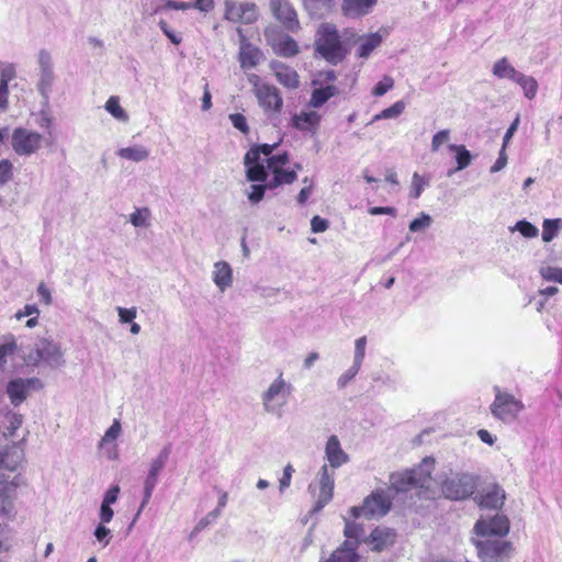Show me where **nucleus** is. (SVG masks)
<instances>
[{
	"mask_svg": "<svg viewBox=\"0 0 562 562\" xmlns=\"http://www.w3.org/2000/svg\"><path fill=\"white\" fill-rule=\"evenodd\" d=\"M23 460V451L16 445L0 450V509L2 514L12 510V496L20 485V474L15 473Z\"/></svg>",
	"mask_w": 562,
	"mask_h": 562,
	"instance_id": "1",
	"label": "nucleus"
},
{
	"mask_svg": "<svg viewBox=\"0 0 562 562\" xmlns=\"http://www.w3.org/2000/svg\"><path fill=\"white\" fill-rule=\"evenodd\" d=\"M441 494L451 501H462L472 496L477 486V477L471 473L449 470L437 479Z\"/></svg>",
	"mask_w": 562,
	"mask_h": 562,
	"instance_id": "2",
	"label": "nucleus"
},
{
	"mask_svg": "<svg viewBox=\"0 0 562 562\" xmlns=\"http://www.w3.org/2000/svg\"><path fill=\"white\" fill-rule=\"evenodd\" d=\"M316 52L328 63L337 65L345 59L349 49L340 40L336 25L323 23L319 25L315 43Z\"/></svg>",
	"mask_w": 562,
	"mask_h": 562,
	"instance_id": "3",
	"label": "nucleus"
},
{
	"mask_svg": "<svg viewBox=\"0 0 562 562\" xmlns=\"http://www.w3.org/2000/svg\"><path fill=\"white\" fill-rule=\"evenodd\" d=\"M24 361L27 366L38 367L44 363L52 369H59L66 364L61 345L50 337L38 338L30 352L24 356Z\"/></svg>",
	"mask_w": 562,
	"mask_h": 562,
	"instance_id": "4",
	"label": "nucleus"
},
{
	"mask_svg": "<svg viewBox=\"0 0 562 562\" xmlns=\"http://www.w3.org/2000/svg\"><path fill=\"white\" fill-rule=\"evenodd\" d=\"M292 390L293 386L284 379L283 372H279L278 376L260 395L263 411L268 414L281 416Z\"/></svg>",
	"mask_w": 562,
	"mask_h": 562,
	"instance_id": "5",
	"label": "nucleus"
},
{
	"mask_svg": "<svg viewBox=\"0 0 562 562\" xmlns=\"http://www.w3.org/2000/svg\"><path fill=\"white\" fill-rule=\"evenodd\" d=\"M472 542L483 562H508L514 551L512 542L502 538L475 536Z\"/></svg>",
	"mask_w": 562,
	"mask_h": 562,
	"instance_id": "6",
	"label": "nucleus"
},
{
	"mask_svg": "<svg viewBox=\"0 0 562 562\" xmlns=\"http://www.w3.org/2000/svg\"><path fill=\"white\" fill-rule=\"evenodd\" d=\"M392 505V496L389 490H375L363 501L362 506H353L350 508V514L358 518L363 516L366 518L382 517L389 513Z\"/></svg>",
	"mask_w": 562,
	"mask_h": 562,
	"instance_id": "7",
	"label": "nucleus"
},
{
	"mask_svg": "<svg viewBox=\"0 0 562 562\" xmlns=\"http://www.w3.org/2000/svg\"><path fill=\"white\" fill-rule=\"evenodd\" d=\"M495 390V400L491 405L492 415L504 423L515 420L518 414L524 409V404L514 395L501 392L498 387Z\"/></svg>",
	"mask_w": 562,
	"mask_h": 562,
	"instance_id": "8",
	"label": "nucleus"
},
{
	"mask_svg": "<svg viewBox=\"0 0 562 562\" xmlns=\"http://www.w3.org/2000/svg\"><path fill=\"white\" fill-rule=\"evenodd\" d=\"M37 65L40 74L36 87L37 91L44 99V103L47 104L49 100V93L55 81L52 54L46 49H41L37 54Z\"/></svg>",
	"mask_w": 562,
	"mask_h": 562,
	"instance_id": "9",
	"label": "nucleus"
},
{
	"mask_svg": "<svg viewBox=\"0 0 562 562\" xmlns=\"http://www.w3.org/2000/svg\"><path fill=\"white\" fill-rule=\"evenodd\" d=\"M43 136L26 128H15L12 134L11 145L20 156H31L42 147Z\"/></svg>",
	"mask_w": 562,
	"mask_h": 562,
	"instance_id": "10",
	"label": "nucleus"
},
{
	"mask_svg": "<svg viewBox=\"0 0 562 562\" xmlns=\"http://www.w3.org/2000/svg\"><path fill=\"white\" fill-rule=\"evenodd\" d=\"M256 99L263 113L270 117L279 116L283 109L281 91L273 85L258 88Z\"/></svg>",
	"mask_w": 562,
	"mask_h": 562,
	"instance_id": "11",
	"label": "nucleus"
},
{
	"mask_svg": "<svg viewBox=\"0 0 562 562\" xmlns=\"http://www.w3.org/2000/svg\"><path fill=\"white\" fill-rule=\"evenodd\" d=\"M473 530L476 537L503 538L509 532V520L497 514L490 519L477 520Z\"/></svg>",
	"mask_w": 562,
	"mask_h": 562,
	"instance_id": "12",
	"label": "nucleus"
},
{
	"mask_svg": "<svg viewBox=\"0 0 562 562\" xmlns=\"http://www.w3.org/2000/svg\"><path fill=\"white\" fill-rule=\"evenodd\" d=\"M225 19L231 22L250 24L258 19L257 5L252 2L225 1Z\"/></svg>",
	"mask_w": 562,
	"mask_h": 562,
	"instance_id": "13",
	"label": "nucleus"
},
{
	"mask_svg": "<svg viewBox=\"0 0 562 562\" xmlns=\"http://www.w3.org/2000/svg\"><path fill=\"white\" fill-rule=\"evenodd\" d=\"M44 386L43 382L38 378L30 379H14L11 380L7 385V394L14 406L20 405L26 400L31 390L38 391Z\"/></svg>",
	"mask_w": 562,
	"mask_h": 562,
	"instance_id": "14",
	"label": "nucleus"
},
{
	"mask_svg": "<svg viewBox=\"0 0 562 562\" xmlns=\"http://www.w3.org/2000/svg\"><path fill=\"white\" fill-rule=\"evenodd\" d=\"M334 471H329L328 465L324 464L317 473L318 494L313 507V512L323 509L333 498L334 494Z\"/></svg>",
	"mask_w": 562,
	"mask_h": 562,
	"instance_id": "15",
	"label": "nucleus"
},
{
	"mask_svg": "<svg viewBox=\"0 0 562 562\" xmlns=\"http://www.w3.org/2000/svg\"><path fill=\"white\" fill-rule=\"evenodd\" d=\"M270 9L288 31L296 32L300 29L296 12L288 0H271Z\"/></svg>",
	"mask_w": 562,
	"mask_h": 562,
	"instance_id": "16",
	"label": "nucleus"
},
{
	"mask_svg": "<svg viewBox=\"0 0 562 562\" xmlns=\"http://www.w3.org/2000/svg\"><path fill=\"white\" fill-rule=\"evenodd\" d=\"M434 459L425 458L423 462L415 469L407 471L413 484V487L425 488L426 491L431 490L432 484H437V480L435 481L431 477V472L434 470Z\"/></svg>",
	"mask_w": 562,
	"mask_h": 562,
	"instance_id": "17",
	"label": "nucleus"
},
{
	"mask_svg": "<svg viewBox=\"0 0 562 562\" xmlns=\"http://www.w3.org/2000/svg\"><path fill=\"white\" fill-rule=\"evenodd\" d=\"M269 67L278 82L284 88L295 90L300 87V76L292 67L277 60L271 61Z\"/></svg>",
	"mask_w": 562,
	"mask_h": 562,
	"instance_id": "18",
	"label": "nucleus"
},
{
	"mask_svg": "<svg viewBox=\"0 0 562 562\" xmlns=\"http://www.w3.org/2000/svg\"><path fill=\"white\" fill-rule=\"evenodd\" d=\"M212 280L221 293H224L233 285L234 274L232 266L224 260L213 263Z\"/></svg>",
	"mask_w": 562,
	"mask_h": 562,
	"instance_id": "19",
	"label": "nucleus"
},
{
	"mask_svg": "<svg viewBox=\"0 0 562 562\" xmlns=\"http://www.w3.org/2000/svg\"><path fill=\"white\" fill-rule=\"evenodd\" d=\"M171 453L170 445L165 446L159 453L150 461L144 483L149 486H156L159 480V474L166 467Z\"/></svg>",
	"mask_w": 562,
	"mask_h": 562,
	"instance_id": "20",
	"label": "nucleus"
},
{
	"mask_svg": "<svg viewBox=\"0 0 562 562\" xmlns=\"http://www.w3.org/2000/svg\"><path fill=\"white\" fill-rule=\"evenodd\" d=\"M325 457L333 469H338L349 461L348 454L342 450L340 441L335 435L327 439Z\"/></svg>",
	"mask_w": 562,
	"mask_h": 562,
	"instance_id": "21",
	"label": "nucleus"
},
{
	"mask_svg": "<svg viewBox=\"0 0 562 562\" xmlns=\"http://www.w3.org/2000/svg\"><path fill=\"white\" fill-rule=\"evenodd\" d=\"M319 122L321 115L315 111H302L291 117V126L301 132H315Z\"/></svg>",
	"mask_w": 562,
	"mask_h": 562,
	"instance_id": "22",
	"label": "nucleus"
},
{
	"mask_svg": "<svg viewBox=\"0 0 562 562\" xmlns=\"http://www.w3.org/2000/svg\"><path fill=\"white\" fill-rule=\"evenodd\" d=\"M378 0H342L341 11L346 16L359 18L368 14Z\"/></svg>",
	"mask_w": 562,
	"mask_h": 562,
	"instance_id": "23",
	"label": "nucleus"
},
{
	"mask_svg": "<svg viewBox=\"0 0 562 562\" xmlns=\"http://www.w3.org/2000/svg\"><path fill=\"white\" fill-rule=\"evenodd\" d=\"M505 501V492L502 487L494 485L484 490L480 495L479 506L488 509H498Z\"/></svg>",
	"mask_w": 562,
	"mask_h": 562,
	"instance_id": "24",
	"label": "nucleus"
},
{
	"mask_svg": "<svg viewBox=\"0 0 562 562\" xmlns=\"http://www.w3.org/2000/svg\"><path fill=\"white\" fill-rule=\"evenodd\" d=\"M395 540V532L386 527H378L369 536L368 542L372 543V550L382 551L392 546Z\"/></svg>",
	"mask_w": 562,
	"mask_h": 562,
	"instance_id": "25",
	"label": "nucleus"
},
{
	"mask_svg": "<svg viewBox=\"0 0 562 562\" xmlns=\"http://www.w3.org/2000/svg\"><path fill=\"white\" fill-rule=\"evenodd\" d=\"M262 57L261 52L249 43H243L239 49V63L244 69L255 68Z\"/></svg>",
	"mask_w": 562,
	"mask_h": 562,
	"instance_id": "26",
	"label": "nucleus"
},
{
	"mask_svg": "<svg viewBox=\"0 0 562 562\" xmlns=\"http://www.w3.org/2000/svg\"><path fill=\"white\" fill-rule=\"evenodd\" d=\"M358 50L357 55L360 58H368L370 54L380 46L382 43V36L379 33H371L364 36H360L357 40Z\"/></svg>",
	"mask_w": 562,
	"mask_h": 562,
	"instance_id": "27",
	"label": "nucleus"
},
{
	"mask_svg": "<svg viewBox=\"0 0 562 562\" xmlns=\"http://www.w3.org/2000/svg\"><path fill=\"white\" fill-rule=\"evenodd\" d=\"M357 543L353 540H346L337 550H335L330 559L326 562H356Z\"/></svg>",
	"mask_w": 562,
	"mask_h": 562,
	"instance_id": "28",
	"label": "nucleus"
},
{
	"mask_svg": "<svg viewBox=\"0 0 562 562\" xmlns=\"http://www.w3.org/2000/svg\"><path fill=\"white\" fill-rule=\"evenodd\" d=\"M338 93L339 89L334 85H328L326 87L314 89L308 105L311 108L318 109L323 104H325L330 98L337 95Z\"/></svg>",
	"mask_w": 562,
	"mask_h": 562,
	"instance_id": "29",
	"label": "nucleus"
},
{
	"mask_svg": "<svg viewBox=\"0 0 562 562\" xmlns=\"http://www.w3.org/2000/svg\"><path fill=\"white\" fill-rule=\"evenodd\" d=\"M448 149L456 153L457 168L448 172L451 176L454 171L468 168L472 162V155L464 145L448 144Z\"/></svg>",
	"mask_w": 562,
	"mask_h": 562,
	"instance_id": "30",
	"label": "nucleus"
},
{
	"mask_svg": "<svg viewBox=\"0 0 562 562\" xmlns=\"http://www.w3.org/2000/svg\"><path fill=\"white\" fill-rule=\"evenodd\" d=\"M117 156L133 162H140L149 157V150L142 146L135 145L131 147H122L116 151Z\"/></svg>",
	"mask_w": 562,
	"mask_h": 562,
	"instance_id": "31",
	"label": "nucleus"
},
{
	"mask_svg": "<svg viewBox=\"0 0 562 562\" xmlns=\"http://www.w3.org/2000/svg\"><path fill=\"white\" fill-rule=\"evenodd\" d=\"M492 72L499 79H509L515 81L520 71L516 70L506 57L498 59L492 68Z\"/></svg>",
	"mask_w": 562,
	"mask_h": 562,
	"instance_id": "32",
	"label": "nucleus"
},
{
	"mask_svg": "<svg viewBox=\"0 0 562 562\" xmlns=\"http://www.w3.org/2000/svg\"><path fill=\"white\" fill-rule=\"evenodd\" d=\"M271 172L273 177L270 181H268L269 189H276L282 184H291L297 179V173L295 170H285L284 168H281L273 169Z\"/></svg>",
	"mask_w": 562,
	"mask_h": 562,
	"instance_id": "33",
	"label": "nucleus"
},
{
	"mask_svg": "<svg viewBox=\"0 0 562 562\" xmlns=\"http://www.w3.org/2000/svg\"><path fill=\"white\" fill-rule=\"evenodd\" d=\"M522 90L525 98L532 100L538 92V81L532 76L520 72L515 81Z\"/></svg>",
	"mask_w": 562,
	"mask_h": 562,
	"instance_id": "34",
	"label": "nucleus"
},
{
	"mask_svg": "<svg viewBox=\"0 0 562 562\" xmlns=\"http://www.w3.org/2000/svg\"><path fill=\"white\" fill-rule=\"evenodd\" d=\"M274 52L283 57H293L299 53L296 42L290 36H283L273 44Z\"/></svg>",
	"mask_w": 562,
	"mask_h": 562,
	"instance_id": "35",
	"label": "nucleus"
},
{
	"mask_svg": "<svg viewBox=\"0 0 562 562\" xmlns=\"http://www.w3.org/2000/svg\"><path fill=\"white\" fill-rule=\"evenodd\" d=\"M151 212L148 207H137L130 214V223L134 227L148 228L150 226Z\"/></svg>",
	"mask_w": 562,
	"mask_h": 562,
	"instance_id": "36",
	"label": "nucleus"
},
{
	"mask_svg": "<svg viewBox=\"0 0 562 562\" xmlns=\"http://www.w3.org/2000/svg\"><path fill=\"white\" fill-rule=\"evenodd\" d=\"M105 110L116 120L120 122H127L128 121V114L126 111L121 106L120 100L117 97H110L104 105Z\"/></svg>",
	"mask_w": 562,
	"mask_h": 562,
	"instance_id": "37",
	"label": "nucleus"
},
{
	"mask_svg": "<svg viewBox=\"0 0 562 562\" xmlns=\"http://www.w3.org/2000/svg\"><path fill=\"white\" fill-rule=\"evenodd\" d=\"M391 487L396 492H405L413 487L409 474L407 471L402 473H393L390 476Z\"/></svg>",
	"mask_w": 562,
	"mask_h": 562,
	"instance_id": "38",
	"label": "nucleus"
},
{
	"mask_svg": "<svg viewBox=\"0 0 562 562\" xmlns=\"http://www.w3.org/2000/svg\"><path fill=\"white\" fill-rule=\"evenodd\" d=\"M542 227H543V229H542V240L544 243H549L561 231V228H562V220L561 218L544 220Z\"/></svg>",
	"mask_w": 562,
	"mask_h": 562,
	"instance_id": "39",
	"label": "nucleus"
},
{
	"mask_svg": "<svg viewBox=\"0 0 562 562\" xmlns=\"http://www.w3.org/2000/svg\"><path fill=\"white\" fill-rule=\"evenodd\" d=\"M246 178L249 181H259L265 182L268 178V165L263 164H255L250 166H246Z\"/></svg>",
	"mask_w": 562,
	"mask_h": 562,
	"instance_id": "40",
	"label": "nucleus"
},
{
	"mask_svg": "<svg viewBox=\"0 0 562 562\" xmlns=\"http://www.w3.org/2000/svg\"><path fill=\"white\" fill-rule=\"evenodd\" d=\"M122 434V425L119 419H114L112 425L106 429L99 442V448H105L106 445L113 443Z\"/></svg>",
	"mask_w": 562,
	"mask_h": 562,
	"instance_id": "41",
	"label": "nucleus"
},
{
	"mask_svg": "<svg viewBox=\"0 0 562 562\" xmlns=\"http://www.w3.org/2000/svg\"><path fill=\"white\" fill-rule=\"evenodd\" d=\"M432 222L434 220L429 214L420 212L418 217L409 223L408 229L411 233H423L432 225Z\"/></svg>",
	"mask_w": 562,
	"mask_h": 562,
	"instance_id": "42",
	"label": "nucleus"
},
{
	"mask_svg": "<svg viewBox=\"0 0 562 562\" xmlns=\"http://www.w3.org/2000/svg\"><path fill=\"white\" fill-rule=\"evenodd\" d=\"M539 274L546 281L562 284V268L541 263L539 268Z\"/></svg>",
	"mask_w": 562,
	"mask_h": 562,
	"instance_id": "43",
	"label": "nucleus"
},
{
	"mask_svg": "<svg viewBox=\"0 0 562 562\" xmlns=\"http://www.w3.org/2000/svg\"><path fill=\"white\" fill-rule=\"evenodd\" d=\"M429 186V179L420 176L418 172H414L412 177L409 198L418 199L424 189Z\"/></svg>",
	"mask_w": 562,
	"mask_h": 562,
	"instance_id": "44",
	"label": "nucleus"
},
{
	"mask_svg": "<svg viewBox=\"0 0 562 562\" xmlns=\"http://www.w3.org/2000/svg\"><path fill=\"white\" fill-rule=\"evenodd\" d=\"M512 232L517 231L526 238H535L539 234V229L525 220L518 221L514 227L510 228Z\"/></svg>",
	"mask_w": 562,
	"mask_h": 562,
	"instance_id": "45",
	"label": "nucleus"
},
{
	"mask_svg": "<svg viewBox=\"0 0 562 562\" xmlns=\"http://www.w3.org/2000/svg\"><path fill=\"white\" fill-rule=\"evenodd\" d=\"M344 535L347 538L346 540H353L358 546L360 538L364 535V530L360 525L346 520Z\"/></svg>",
	"mask_w": 562,
	"mask_h": 562,
	"instance_id": "46",
	"label": "nucleus"
},
{
	"mask_svg": "<svg viewBox=\"0 0 562 562\" xmlns=\"http://www.w3.org/2000/svg\"><path fill=\"white\" fill-rule=\"evenodd\" d=\"M267 189H269L268 182L266 184H251L246 191L248 200L254 204L260 202Z\"/></svg>",
	"mask_w": 562,
	"mask_h": 562,
	"instance_id": "47",
	"label": "nucleus"
},
{
	"mask_svg": "<svg viewBox=\"0 0 562 562\" xmlns=\"http://www.w3.org/2000/svg\"><path fill=\"white\" fill-rule=\"evenodd\" d=\"M450 130H441L437 132L431 139V151L437 153L440 147L450 140Z\"/></svg>",
	"mask_w": 562,
	"mask_h": 562,
	"instance_id": "48",
	"label": "nucleus"
},
{
	"mask_svg": "<svg viewBox=\"0 0 562 562\" xmlns=\"http://www.w3.org/2000/svg\"><path fill=\"white\" fill-rule=\"evenodd\" d=\"M268 164V169L273 171V169H281L290 161V157L288 153H283L280 155L270 156L266 159Z\"/></svg>",
	"mask_w": 562,
	"mask_h": 562,
	"instance_id": "49",
	"label": "nucleus"
},
{
	"mask_svg": "<svg viewBox=\"0 0 562 562\" xmlns=\"http://www.w3.org/2000/svg\"><path fill=\"white\" fill-rule=\"evenodd\" d=\"M366 346H367V337L362 336L355 341V357H353V363L356 366L362 364V361L364 359L366 355Z\"/></svg>",
	"mask_w": 562,
	"mask_h": 562,
	"instance_id": "50",
	"label": "nucleus"
},
{
	"mask_svg": "<svg viewBox=\"0 0 562 562\" xmlns=\"http://www.w3.org/2000/svg\"><path fill=\"white\" fill-rule=\"evenodd\" d=\"M360 368V366H356L353 363L345 373H342L337 380L338 389L346 387V385L358 374Z\"/></svg>",
	"mask_w": 562,
	"mask_h": 562,
	"instance_id": "51",
	"label": "nucleus"
},
{
	"mask_svg": "<svg viewBox=\"0 0 562 562\" xmlns=\"http://www.w3.org/2000/svg\"><path fill=\"white\" fill-rule=\"evenodd\" d=\"M15 78V67L13 64L1 65L0 83L1 86H9V82Z\"/></svg>",
	"mask_w": 562,
	"mask_h": 562,
	"instance_id": "52",
	"label": "nucleus"
},
{
	"mask_svg": "<svg viewBox=\"0 0 562 562\" xmlns=\"http://www.w3.org/2000/svg\"><path fill=\"white\" fill-rule=\"evenodd\" d=\"M116 312L119 315V322L121 324L132 323L136 318V315H137L136 307L125 308V307L117 306Z\"/></svg>",
	"mask_w": 562,
	"mask_h": 562,
	"instance_id": "53",
	"label": "nucleus"
},
{
	"mask_svg": "<svg viewBox=\"0 0 562 562\" xmlns=\"http://www.w3.org/2000/svg\"><path fill=\"white\" fill-rule=\"evenodd\" d=\"M229 121L232 122L233 126L240 131L243 134H248L249 126L247 124L246 117L240 113H233L229 114Z\"/></svg>",
	"mask_w": 562,
	"mask_h": 562,
	"instance_id": "54",
	"label": "nucleus"
},
{
	"mask_svg": "<svg viewBox=\"0 0 562 562\" xmlns=\"http://www.w3.org/2000/svg\"><path fill=\"white\" fill-rule=\"evenodd\" d=\"M394 86V80L389 77V76H385L381 81H379L372 93L376 97H381L383 94H385L390 89H392Z\"/></svg>",
	"mask_w": 562,
	"mask_h": 562,
	"instance_id": "55",
	"label": "nucleus"
},
{
	"mask_svg": "<svg viewBox=\"0 0 562 562\" xmlns=\"http://www.w3.org/2000/svg\"><path fill=\"white\" fill-rule=\"evenodd\" d=\"M404 109H405L404 102L397 101L390 108L384 109L382 111V116H384L385 120L397 117L403 113Z\"/></svg>",
	"mask_w": 562,
	"mask_h": 562,
	"instance_id": "56",
	"label": "nucleus"
},
{
	"mask_svg": "<svg viewBox=\"0 0 562 562\" xmlns=\"http://www.w3.org/2000/svg\"><path fill=\"white\" fill-rule=\"evenodd\" d=\"M175 9V10H188L194 8V4L191 2H176V1H167L165 7L158 5L153 10V14L159 13L162 9Z\"/></svg>",
	"mask_w": 562,
	"mask_h": 562,
	"instance_id": "57",
	"label": "nucleus"
},
{
	"mask_svg": "<svg viewBox=\"0 0 562 562\" xmlns=\"http://www.w3.org/2000/svg\"><path fill=\"white\" fill-rule=\"evenodd\" d=\"M94 537L99 542L108 546L111 539V530L104 524H100L94 530Z\"/></svg>",
	"mask_w": 562,
	"mask_h": 562,
	"instance_id": "58",
	"label": "nucleus"
},
{
	"mask_svg": "<svg viewBox=\"0 0 562 562\" xmlns=\"http://www.w3.org/2000/svg\"><path fill=\"white\" fill-rule=\"evenodd\" d=\"M303 2L308 11L314 12L321 9H328L333 0H303Z\"/></svg>",
	"mask_w": 562,
	"mask_h": 562,
	"instance_id": "59",
	"label": "nucleus"
},
{
	"mask_svg": "<svg viewBox=\"0 0 562 562\" xmlns=\"http://www.w3.org/2000/svg\"><path fill=\"white\" fill-rule=\"evenodd\" d=\"M16 350V342L13 338L10 341L0 345V363L7 361V357L13 355Z\"/></svg>",
	"mask_w": 562,
	"mask_h": 562,
	"instance_id": "60",
	"label": "nucleus"
},
{
	"mask_svg": "<svg viewBox=\"0 0 562 562\" xmlns=\"http://www.w3.org/2000/svg\"><path fill=\"white\" fill-rule=\"evenodd\" d=\"M54 117L47 110H41L37 113L36 124L42 128H50L53 125Z\"/></svg>",
	"mask_w": 562,
	"mask_h": 562,
	"instance_id": "61",
	"label": "nucleus"
},
{
	"mask_svg": "<svg viewBox=\"0 0 562 562\" xmlns=\"http://www.w3.org/2000/svg\"><path fill=\"white\" fill-rule=\"evenodd\" d=\"M329 227L327 220L322 218L318 215L313 216L311 220V229L313 233H323Z\"/></svg>",
	"mask_w": 562,
	"mask_h": 562,
	"instance_id": "62",
	"label": "nucleus"
},
{
	"mask_svg": "<svg viewBox=\"0 0 562 562\" xmlns=\"http://www.w3.org/2000/svg\"><path fill=\"white\" fill-rule=\"evenodd\" d=\"M12 177V165L9 160L2 159L0 161V182L5 183Z\"/></svg>",
	"mask_w": 562,
	"mask_h": 562,
	"instance_id": "63",
	"label": "nucleus"
},
{
	"mask_svg": "<svg viewBox=\"0 0 562 562\" xmlns=\"http://www.w3.org/2000/svg\"><path fill=\"white\" fill-rule=\"evenodd\" d=\"M293 472L294 469L291 464L285 465V468L283 469L282 477L280 479L279 482L280 492H283L285 488L290 486Z\"/></svg>",
	"mask_w": 562,
	"mask_h": 562,
	"instance_id": "64",
	"label": "nucleus"
}]
</instances>
